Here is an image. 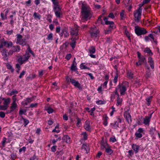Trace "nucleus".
<instances>
[{
  "label": "nucleus",
  "instance_id": "1",
  "mask_svg": "<svg viewBox=\"0 0 160 160\" xmlns=\"http://www.w3.org/2000/svg\"><path fill=\"white\" fill-rule=\"evenodd\" d=\"M92 16V13L90 8L87 5L82 4L81 17L82 19L87 21L90 19Z\"/></svg>",
  "mask_w": 160,
  "mask_h": 160
},
{
  "label": "nucleus",
  "instance_id": "2",
  "mask_svg": "<svg viewBox=\"0 0 160 160\" xmlns=\"http://www.w3.org/2000/svg\"><path fill=\"white\" fill-rule=\"evenodd\" d=\"M27 47V50L25 51V53L23 57H20L18 59V61L21 64H22L24 62L27 61L30 57V54H32L33 56H34V53L31 49L29 46L28 44L26 45Z\"/></svg>",
  "mask_w": 160,
  "mask_h": 160
},
{
  "label": "nucleus",
  "instance_id": "3",
  "mask_svg": "<svg viewBox=\"0 0 160 160\" xmlns=\"http://www.w3.org/2000/svg\"><path fill=\"white\" fill-rule=\"evenodd\" d=\"M103 20L105 22V24L109 25L108 29L105 31L106 34H109L112 29L115 28L116 26L113 22L108 21V18L107 17H104Z\"/></svg>",
  "mask_w": 160,
  "mask_h": 160
},
{
  "label": "nucleus",
  "instance_id": "4",
  "mask_svg": "<svg viewBox=\"0 0 160 160\" xmlns=\"http://www.w3.org/2000/svg\"><path fill=\"white\" fill-rule=\"evenodd\" d=\"M128 88V86L124 85L123 84H119L116 88L115 93L118 96H119V94L118 92V90H119L121 95H123L125 94V92L126 91Z\"/></svg>",
  "mask_w": 160,
  "mask_h": 160
},
{
  "label": "nucleus",
  "instance_id": "5",
  "mask_svg": "<svg viewBox=\"0 0 160 160\" xmlns=\"http://www.w3.org/2000/svg\"><path fill=\"white\" fill-rule=\"evenodd\" d=\"M89 33L91 38L94 39L99 37V32L95 27L91 28L90 30Z\"/></svg>",
  "mask_w": 160,
  "mask_h": 160
},
{
  "label": "nucleus",
  "instance_id": "6",
  "mask_svg": "<svg viewBox=\"0 0 160 160\" xmlns=\"http://www.w3.org/2000/svg\"><path fill=\"white\" fill-rule=\"evenodd\" d=\"M66 80L68 82H71L73 86L78 88L79 89H82L81 85L78 82L76 81L73 78L67 77L66 78Z\"/></svg>",
  "mask_w": 160,
  "mask_h": 160
},
{
  "label": "nucleus",
  "instance_id": "7",
  "mask_svg": "<svg viewBox=\"0 0 160 160\" xmlns=\"http://www.w3.org/2000/svg\"><path fill=\"white\" fill-rule=\"evenodd\" d=\"M142 9L141 7H139L138 9L134 11V12L135 21L137 22L140 21L142 13Z\"/></svg>",
  "mask_w": 160,
  "mask_h": 160
},
{
  "label": "nucleus",
  "instance_id": "8",
  "mask_svg": "<svg viewBox=\"0 0 160 160\" xmlns=\"http://www.w3.org/2000/svg\"><path fill=\"white\" fill-rule=\"evenodd\" d=\"M16 36L17 37L16 42L17 44H19L22 46L26 45L25 39H22V35L19 34H18Z\"/></svg>",
  "mask_w": 160,
  "mask_h": 160
},
{
  "label": "nucleus",
  "instance_id": "9",
  "mask_svg": "<svg viewBox=\"0 0 160 160\" xmlns=\"http://www.w3.org/2000/svg\"><path fill=\"white\" fill-rule=\"evenodd\" d=\"M135 31L136 33L138 36L146 34L147 32L143 28H141L138 26L135 27Z\"/></svg>",
  "mask_w": 160,
  "mask_h": 160
},
{
  "label": "nucleus",
  "instance_id": "10",
  "mask_svg": "<svg viewBox=\"0 0 160 160\" xmlns=\"http://www.w3.org/2000/svg\"><path fill=\"white\" fill-rule=\"evenodd\" d=\"M54 12H55V15L57 18H60L61 17V8L59 6H55L54 8Z\"/></svg>",
  "mask_w": 160,
  "mask_h": 160
},
{
  "label": "nucleus",
  "instance_id": "11",
  "mask_svg": "<svg viewBox=\"0 0 160 160\" xmlns=\"http://www.w3.org/2000/svg\"><path fill=\"white\" fill-rule=\"evenodd\" d=\"M89 52V56L92 58H96V55L92 54L95 53L96 49L95 47L94 46H91L88 49Z\"/></svg>",
  "mask_w": 160,
  "mask_h": 160
},
{
  "label": "nucleus",
  "instance_id": "12",
  "mask_svg": "<svg viewBox=\"0 0 160 160\" xmlns=\"http://www.w3.org/2000/svg\"><path fill=\"white\" fill-rule=\"evenodd\" d=\"M109 146L106 141L102 139L100 142V149L102 150H104Z\"/></svg>",
  "mask_w": 160,
  "mask_h": 160
},
{
  "label": "nucleus",
  "instance_id": "13",
  "mask_svg": "<svg viewBox=\"0 0 160 160\" xmlns=\"http://www.w3.org/2000/svg\"><path fill=\"white\" fill-rule=\"evenodd\" d=\"M82 150L85 153H88L90 151V148L89 145L87 143L83 144L82 147Z\"/></svg>",
  "mask_w": 160,
  "mask_h": 160
},
{
  "label": "nucleus",
  "instance_id": "14",
  "mask_svg": "<svg viewBox=\"0 0 160 160\" xmlns=\"http://www.w3.org/2000/svg\"><path fill=\"white\" fill-rule=\"evenodd\" d=\"M91 123V121L89 120H87L85 122L84 128L86 130L89 131H91V128L90 126Z\"/></svg>",
  "mask_w": 160,
  "mask_h": 160
},
{
  "label": "nucleus",
  "instance_id": "15",
  "mask_svg": "<svg viewBox=\"0 0 160 160\" xmlns=\"http://www.w3.org/2000/svg\"><path fill=\"white\" fill-rule=\"evenodd\" d=\"M152 115L150 117H146L143 119V123L145 125H149V122L150 121V119L151 118Z\"/></svg>",
  "mask_w": 160,
  "mask_h": 160
},
{
  "label": "nucleus",
  "instance_id": "16",
  "mask_svg": "<svg viewBox=\"0 0 160 160\" xmlns=\"http://www.w3.org/2000/svg\"><path fill=\"white\" fill-rule=\"evenodd\" d=\"M145 41L147 42L149 41H154V37L153 36V35L151 34H150L148 36H146L145 37Z\"/></svg>",
  "mask_w": 160,
  "mask_h": 160
},
{
  "label": "nucleus",
  "instance_id": "17",
  "mask_svg": "<svg viewBox=\"0 0 160 160\" xmlns=\"http://www.w3.org/2000/svg\"><path fill=\"white\" fill-rule=\"evenodd\" d=\"M18 107L17 103L12 102L10 107V112H11L15 110Z\"/></svg>",
  "mask_w": 160,
  "mask_h": 160
},
{
  "label": "nucleus",
  "instance_id": "18",
  "mask_svg": "<svg viewBox=\"0 0 160 160\" xmlns=\"http://www.w3.org/2000/svg\"><path fill=\"white\" fill-rule=\"evenodd\" d=\"M132 148L134 151L135 153H137L140 147L138 145L133 144L132 145Z\"/></svg>",
  "mask_w": 160,
  "mask_h": 160
},
{
  "label": "nucleus",
  "instance_id": "19",
  "mask_svg": "<svg viewBox=\"0 0 160 160\" xmlns=\"http://www.w3.org/2000/svg\"><path fill=\"white\" fill-rule=\"evenodd\" d=\"M78 30L77 28L75 27L74 28H71L70 31V34L71 35L76 36L77 35L78 33Z\"/></svg>",
  "mask_w": 160,
  "mask_h": 160
},
{
  "label": "nucleus",
  "instance_id": "20",
  "mask_svg": "<svg viewBox=\"0 0 160 160\" xmlns=\"http://www.w3.org/2000/svg\"><path fill=\"white\" fill-rule=\"evenodd\" d=\"M33 99L31 98H27L26 100H25L22 101L21 103L22 105H27L28 103H30L32 101Z\"/></svg>",
  "mask_w": 160,
  "mask_h": 160
},
{
  "label": "nucleus",
  "instance_id": "21",
  "mask_svg": "<svg viewBox=\"0 0 160 160\" xmlns=\"http://www.w3.org/2000/svg\"><path fill=\"white\" fill-rule=\"evenodd\" d=\"M108 118L106 115H104L103 116V125L106 126L108 124Z\"/></svg>",
  "mask_w": 160,
  "mask_h": 160
},
{
  "label": "nucleus",
  "instance_id": "22",
  "mask_svg": "<svg viewBox=\"0 0 160 160\" xmlns=\"http://www.w3.org/2000/svg\"><path fill=\"white\" fill-rule=\"evenodd\" d=\"M148 62L151 68L153 69L154 68L153 61L152 58L150 57H149L148 58Z\"/></svg>",
  "mask_w": 160,
  "mask_h": 160
},
{
  "label": "nucleus",
  "instance_id": "23",
  "mask_svg": "<svg viewBox=\"0 0 160 160\" xmlns=\"http://www.w3.org/2000/svg\"><path fill=\"white\" fill-rule=\"evenodd\" d=\"M3 45L4 46H6L8 47L12 46L13 45L12 43L11 42H3Z\"/></svg>",
  "mask_w": 160,
  "mask_h": 160
},
{
  "label": "nucleus",
  "instance_id": "24",
  "mask_svg": "<svg viewBox=\"0 0 160 160\" xmlns=\"http://www.w3.org/2000/svg\"><path fill=\"white\" fill-rule=\"evenodd\" d=\"M77 63L75 61H73L71 67V70L72 71H75L77 69Z\"/></svg>",
  "mask_w": 160,
  "mask_h": 160
},
{
  "label": "nucleus",
  "instance_id": "25",
  "mask_svg": "<svg viewBox=\"0 0 160 160\" xmlns=\"http://www.w3.org/2000/svg\"><path fill=\"white\" fill-rule=\"evenodd\" d=\"M124 117H127L128 115L130 114V109L128 108H125L124 109Z\"/></svg>",
  "mask_w": 160,
  "mask_h": 160
},
{
  "label": "nucleus",
  "instance_id": "26",
  "mask_svg": "<svg viewBox=\"0 0 160 160\" xmlns=\"http://www.w3.org/2000/svg\"><path fill=\"white\" fill-rule=\"evenodd\" d=\"M106 152L109 155H111L113 153V151L111 149L110 146H108L105 149Z\"/></svg>",
  "mask_w": 160,
  "mask_h": 160
},
{
  "label": "nucleus",
  "instance_id": "27",
  "mask_svg": "<svg viewBox=\"0 0 160 160\" xmlns=\"http://www.w3.org/2000/svg\"><path fill=\"white\" fill-rule=\"evenodd\" d=\"M110 126L114 129H117L119 127L118 123L117 122H115L114 123H111Z\"/></svg>",
  "mask_w": 160,
  "mask_h": 160
},
{
  "label": "nucleus",
  "instance_id": "28",
  "mask_svg": "<svg viewBox=\"0 0 160 160\" xmlns=\"http://www.w3.org/2000/svg\"><path fill=\"white\" fill-rule=\"evenodd\" d=\"M121 19L122 20H124L126 17L125 13L123 10H122L120 13Z\"/></svg>",
  "mask_w": 160,
  "mask_h": 160
},
{
  "label": "nucleus",
  "instance_id": "29",
  "mask_svg": "<svg viewBox=\"0 0 160 160\" xmlns=\"http://www.w3.org/2000/svg\"><path fill=\"white\" fill-rule=\"evenodd\" d=\"M139 59L138 63L139 65H141L142 63L145 62V59L144 57L142 56Z\"/></svg>",
  "mask_w": 160,
  "mask_h": 160
},
{
  "label": "nucleus",
  "instance_id": "30",
  "mask_svg": "<svg viewBox=\"0 0 160 160\" xmlns=\"http://www.w3.org/2000/svg\"><path fill=\"white\" fill-rule=\"evenodd\" d=\"M135 139H138L142 137V134L136 132L135 134Z\"/></svg>",
  "mask_w": 160,
  "mask_h": 160
},
{
  "label": "nucleus",
  "instance_id": "31",
  "mask_svg": "<svg viewBox=\"0 0 160 160\" xmlns=\"http://www.w3.org/2000/svg\"><path fill=\"white\" fill-rule=\"evenodd\" d=\"M63 139L67 143H70V138L68 136H64L63 137Z\"/></svg>",
  "mask_w": 160,
  "mask_h": 160
},
{
  "label": "nucleus",
  "instance_id": "32",
  "mask_svg": "<svg viewBox=\"0 0 160 160\" xmlns=\"http://www.w3.org/2000/svg\"><path fill=\"white\" fill-rule=\"evenodd\" d=\"M12 49L14 52H19L21 50L20 46H15L12 47Z\"/></svg>",
  "mask_w": 160,
  "mask_h": 160
},
{
  "label": "nucleus",
  "instance_id": "33",
  "mask_svg": "<svg viewBox=\"0 0 160 160\" xmlns=\"http://www.w3.org/2000/svg\"><path fill=\"white\" fill-rule=\"evenodd\" d=\"M155 131H156V130L155 127H151L150 128L149 133L152 136L154 135V133Z\"/></svg>",
  "mask_w": 160,
  "mask_h": 160
},
{
  "label": "nucleus",
  "instance_id": "34",
  "mask_svg": "<svg viewBox=\"0 0 160 160\" xmlns=\"http://www.w3.org/2000/svg\"><path fill=\"white\" fill-rule=\"evenodd\" d=\"M144 52L148 53L149 55L151 56L152 55V53L151 52V50L148 48H146L145 49Z\"/></svg>",
  "mask_w": 160,
  "mask_h": 160
},
{
  "label": "nucleus",
  "instance_id": "35",
  "mask_svg": "<svg viewBox=\"0 0 160 160\" xmlns=\"http://www.w3.org/2000/svg\"><path fill=\"white\" fill-rule=\"evenodd\" d=\"M10 102V98H8L6 99V100L4 101L3 104L4 105H6L7 106H8V105Z\"/></svg>",
  "mask_w": 160,
  "mask_h": 160
},
{
  "label": "nucleus",
  "instance_id": "36",
  "mask_svg": "<svg viewBox=\"0 0 160 160\" xmlns=\"http://www.w3.org/2000/svg\"><path fill=\"white\" fill-rule=\"evenodd\" d=\"M18 92L15 89H13L8 94V95L10 96H12L17 94L18 93Z\"/></svg>",
  "mask_w": 160,
  "mask_h": 160
},
{
  "label": "nucleus",
  "instance_id": "37",
  "mask_svg": "<svg viewBox=\"0 0 160 160\" xmlns=\"http://www.w3.org/2000/svg\"><path fill=\"white\" fill-rule=\"evenodd\" d=\"M62 33L64 34L65 37H67L69 36V34L68 33V30L66 29H63L62 30Z\"/></svg>",
  "mask_w": 160,
  "mask_h": 160
},
{
  "label": "nucleus",
  "instance_id": "38",
  "mask_svg": "<svg viewBox=\"0 0 160 160\" xmlns=\"http://www.w3.org/2000/svg\"><path fill=\"white\" fill-rule=\"evenodd\" d=\"M152 97L151 96L148 97L146 99V100L147 102V104L148 105V106H149L150 105L151 101L152 99Z\"/></svg>",
  "mask_w": 160,
  "mask_h": 160
},
{
  "label": "nucleus",
  "instance_id": "39",
  "mask_svg": "<svg viewBox=\"0 0 160 160\" xmlns=\"http://www.w3.org/2000/svg\"><path fill=\"white\" fill-rule=\"evenodd\" d=\"M53 132H56L57 133H59L60 132V130H59V125L57 124L55 127V128L52 131Z\"/></svg>",
  "mask_w": 160,
  "mask_h": 160
},
{
  "label": "nucleus",
  "instance_id": "40",
  "mask_svg": "<svg viewBox=\"0 0 160 160\" xmlns=\"http://www.w3.org/2000/svg\"><path fill=\"white\" fill-rule=\"evenodd\" d=\"M7 51V50L5 49H3L2 51H1V52H2V55L4 57L6 58L8 56Z\"/></svg>",
  "mask_w": 160,
  "mask_h": 160
},
{
  "label": "nucleus",
  "instance_id": "41",
  "mask_svg": "<svg viewBox=\"0 0 160 160\" xmlns=\"http://www.w3.org/2000/svg\"><path fill=\"white\" fill-rule=\"evenodd\" d=\"M122 102V99L119 98V96H118L116 105L117 106L119 105H121V104Z\"/></svg>",
  "mask_w": 160,
  "mask_h": 160
},
{
  "label": "nucleus",
  "instance_id": "42",
  "mask_svg": "<svg viewBox=\"0 0 160 160\" xmlns=\"http://www.w3.org/2000/svg\"><path fill=\"white\" fill-rule=\"evenodd\" d=\"M33 16L35 18H38L40 19L41 18V16L39 14H37L36 12H35L33 14Z\"/></svg>",
  "mask_w": 160,
  "mask_h": 160
},
{
  "label": "nucleus",
  "instance_id": "43",
  "mask_svg": "<svg viewBox=\"0 0 160 160\" xmlns=\"http://www.w3.org/2000/svg\"><path fill=\"white\" fill-rule=\"evenodd\" d=\"M53 38V34L52 33H50L47 36V39L48 40L52 41Z\"/></svg>",
  "mask_w": 160,
  "mask_h": 160
},
{
  "label": "nucleus",
  "instance_id": "44",
  "mask_svg": "<svg viewBox=\"0 0 160 160\" xmlns=\"http://www.w3.org/2000/svg\"><path fill=\"white\" fill-rule=\"evenodd\" d=\"M6 66L8 69L11 70L12 72H13L14 71V69L12 68V66L9 64L7 63Z\"/></svg>",
  "mask_w": 160,
  "mask_h": 160
},
{
  "label": "nucleus",
  "instance_id": "45",
  "mask_svg": "<svg viewBox=\"0 0 160 160\" xmlns=\"http://www.w3.org/2000/svg\"><path fill=\"white\" fill-rule=\"evenodd\" d=\"M102 17V15L100 16L98 18V23H100L102 25H104V23L103 22L101 18Z\"/></svg>",
  "mask_w": 160,
  "mask_h": 160
},
{
  "label": "nucleus",
  "instance_id": "46",
  "mask_svg": "<svg viewBox=\"0 0 160 160\" xmlns=\"http://www.w3.org/2000/svg\"><path fill=\"white\" fill-rule=\"evenodd\" d=\"M132 0H124L123 2L126 6H127L128 4L131 2Z\"/></svg>",
  "mask_w": 160,
  "mask_h": 160
},
{
  "label": "nucleus",
  "instance_id": "47",
  "mask_svg": "<svg viewBox=\"0 0 160 160\" xmlns=\"http://www.w3.org/2000/svg\"><path fill=\"white\" fill-rule=\"evenodd\" d=\"M137 132L142 134L144 133L145 130L143 128H139L137 131Z\"/></svg>",
  "mask_w": 160,
  "mask_h": 160
},
{
  "label": "nucleus",
  "instance_id": "48",
  "mask_svg": "<svg viewBox=\"0 0 160 160\" xmlns=\"http://www.w3.org/2000/svg\"><path fill=\"white\" fill-rule=\"evenodd\" d=\"M76 43V42L74 39L72 40V42L70 43V45L72 48H74L75 47Z\"/></svg>",
  "mask_w": 160,
  "mask_h": 160
},
{
  "label": "nucleus",
  "instance_id": "49",
  "mask_svg": "<svg viewBox=\"0 0 160 160\" xmlns=\"http://www.w3.org/2000/svg\"><path fill=\"white\" fill-rule=\"evenodd\" d=\"M26 110L20 109L19 111V114L20 115H22V114H24V113H26Z\"/></svg>",
  "mask_w": 160,
  "mask_h": 160
},
{
  "label": "nucleus",
  "instance_id": "50",
  "mask_svg": "<svg viewBox=\"0 0 160 160\" xmlns=\"http://www.w3.org/2000/svg\"><path fill=\"white\" fill-rule=\"evenodd\" d=\"M8 106L6 105H4L0 106V110H6L7 109Z\"/></svg>",
  "mask_w": 160,
  "mask_h": 160
},
{
  "label": "nucleus",
  "instance_id": "51",
  "mask_svg": "<svg viewBox=\"0 0 160 160\" xmlns=\"http://www.w3.org/2000/svg\"><path fill=\"white\" fill-rule=\"evenodd\" d=\"M46 110L47 111L48 113L49 114L52 113L54 111L53 109L50 107H49L48 109H46Z\"/></svg>",
  "mask_w": 160,
  "mask_h": 160
},
{
  "label": "nucleus",
  "instance_id": "52",
  "mask_svg": "<svg viewBox=\"0 0 160 160\" xmlns=\"http://www.w3.org/2000/svg\"><path fill=\"white\" fill-rule=\"evenodd\" d=\"M23 123L24 126L26 127V126L29 123V121L28 119H26L23 118Z\"/></svg>",
  "mask_w": 160,
  "mask_h": 160
},
{
  "label": "nucleus",
  "instance_id": "53",
  "mask_svg": "<svg viewBox=\"0 0 160 160\" xmlns=\"http://www.w3.org/2000/svg\"><path fill=\"white\" fill-rule=\"evenodd\" d=\"M81 135H83V138L84 140H86L87 139V135L86 132H83L81 134Z\"/></svg>",
  "mask_w": 160,
  "mask_h": 160
},
{
  "label": "nucleus",
  "instance_id": "54",
  "mask_svg": "<svg viewBox=\"0 0 160 160\" xmlns=\"http://www.w3.org/2000/svg\"><path fill=\"white\" fill-rule=\"evenodd\" d=\"M133 73L130 71H128V76L131 78H133Z\"/></svg>",
  "mask_w": 160,
  "mask_h": 160
},
{
  "label": "nucleus",
  "instance_id": "55",
  "mask_svg": "<svg viewBox=\"0 0 160 160\" xmlns=\"http://www.w3.org/2000/svg\"><path fill=\"white\" fill-rule=\"evenodd\" d=\"M7 139L6 138L4 137L3 138L2 140V144L3 147H4L5 145V143L6 142Z\"/></svg>",
  "mask_w": 160,
  "mask_h": 160
},
{
  "label": "nucleus",
  "instance_id": "56",
  "mask_svg": "<svg viewBox=\"0 0 160 160\" xmlns=\"http://www.w3.org/2000/svg\"><path fill=\"white\" fill-rule=\"evenodd\" d=\"M126 119L128 123H131L132 120L131 116H130L129 117H127Z\"/></svg>",
  "mask_w": 160,
  "mask_h": 160
},
{
  "label": "nucleus",
  "instance_id": "57",
  "mask_svg": "<svg viewBox=\"0 0 160 160\" xmlns=\"http://www.w3.org/2000/svg\"><path fill=\"white\" fill-rule=\"evenodd\" d=\"M29 160H38V158L36 156L34 155L32 156V157L30 158Z\"/></svg>",
  "mask_w": 160,
  "mask_h": 160
},
{
  "label": "nucleus",
  "instance_id": "58",
  "mask_svg": "<svg viewBox=\"0 0 160 160\" xmlns=\"http://www.w3.org/2000/svg\"><path fill=\"white\" fill-rule=\"evenodd\" d=\"M77 125L78 127H80L81 125V120L79 118L77 119Z\"/></svg>",
  "mask_w": 160,
  "mask_h": 160
},
{
  "label": "nucleus",
  "instance_id": "59",
  "mask_svg": "<svg viewBox=\"0 0 160 160\" xmlns=\"http://www.w3.org/2000/svg\"><path fill=\"white\" fill-rule=\"evenodd\" d=\"M125 33L128 39L130 40L131 39L130 35L129 32L128 31L125 30Z\"/></svg>",
  "mask_w": 160,
  "mask_h": 160
},
{
  "label": "nucleus",
  "instance_id": "60",
  "mask_svg": "<svg viewBox=\"0 0 160 160\" xmlns=\"http://www.w3.org/2000/svg\"><path fill=\"white\" fill-rule=\"evenodd\" d=\"M25 73V71H22L20 74L19 76V78H22L23 76H24Z\"/></svg>",
  "mask_w": 160,
  "mask_h": 160
},
{
  "label": "nucleus",
  "instance_id": "61",
  "mask_svg": "<svg viewBox=\"0 0 160 160\" xmlns=\"http://www.w3.org/2000/svg\"><path fill=\"white\" fill-rule=\"evenodd\" d=\"M1 44L0 45V49L1 48H2L3 46H4V45H3V42H5L4 40V39L3 38V39H2L1 40Z\"/></svg>",
  "mask_w": 160,
  "mask_h": 160
},
{
  "label": "nucleus",
  "instance_id": "62",
  "mask_svg": "<svg viewBox=\"0 0 160 160\" xmlns=\"http://www.w3.org/2000/svg\"><path fill=\"white\" fill-rule=\"evenodd\" d=\"M61 140V138L60 137L58 138H57L56 140L55 139H53L52 141V143L53 144H55L57 141H60Z\"/></svg>",
  "mask_w": 160,
  "mask_h": 160
},
{
  "label": "nucleus",
  "instance_id": "63",
  "mask_svg": "<svg viewBox=\"0 0 160 160\" xmlns=\"http://www.w3.org/2000/svg\"><path fill=\"white\" fill-rule=\"evenodd\" d=\"M110 141L112 142H114L116 141V138L114 137H111L110 138Z\"/></svg>",
  "mask_w": 160,
  "mask_h": 160
},
{
  "label": "nucleus",
  "instance_id": "64",
  "mask_svg": "<svg viewBox=\"0 0 160 160\" xmlns=\"http://www.w3.org/2000/svg\"><path fill=\"white\" fill-rule=\"evenodd\" d=\"M97 90L99 93H102V86H100L98 88Z\"/></svg>",
  "mask_w": 160,
  "mask_h": 160
}]
</instances>
